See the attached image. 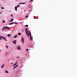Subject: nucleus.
<instances>
[{"label":"nucleus","mask_w":77,"mask_h":77,"mask_svg":"<svg viewBox=\"0 0 77 77\" xmlns=\"http://www.w3.org/2000/svg\"><path fill=\"white\" fill-rule=\"evenodd\" d=\"M17 63L16 62V63L13 65L14 66H15V65H17Z\"/></svg>","instance_id":"11"},{"label":"nucleus","mask_w":77,"mask_h":77,"mask_svg":"<svg viewBox=\"0 0 77 77\" xmlns=\"http://www.w3.org/2000/svg\"><path fill=\"white\" fill-rule=\"evenodd\" d=\"M1 14V12H0V14Z\"/></svg>","instance_id":"33"},{"label":"nucleus","mask_w":77,"mask_h":77,"mask_svg":"<svg viewBox=\"0 0 77 77\" xmlns=\"http://www.w3.org/2000/svg\"><path fill=\"white\" fill-rule=\"evenodd\" d=\"M18 65H16V66H14L13 68V70H14V69H15V68H16L17 67H18Z\"/></svg>","instance_id":"5"},{"label":"nucleus","mask_w":77,"mask_h":77,"mask_svg":"<svg viewBox=\"0 0 77 77\" xmlns=\"http://www.w3.org/2000/svg\"><path fill=\"white\" fill-rule=\"evenodd\" d=\"M11 17H13V15H12V14H11Z\"/></svg>","instance_id":"26"},{"label":"nucleus","mask_w":77,"mask_h":77,"mask_svg":"<svg viewBox=\"0 0 77 77\" xmlns=\"http://www.w3.org/2000/svg\"><path fill=\"white\" fill-rule=\"evenodd\" d=\"M26 51H29V50H28V49H26Z\"/></svg>","instance_id":"25"},{"label":"nucleus","mask_w":77,"mask_h":77,"mask_svg":"<svg viewBox=\"0 0 77 77\" xmlns=\"http://www.w3.org/2000/svg\"><path fill=\"white\" fill-rule=\"evenodd\" d=\"M26 11V10H24V12H25V11Z\"/></svg>","instance_id":"30"},{"label":"nucleus","mask_w":77,"mask_h":77,"mask_svg":"<svg viewBox=\"0 0 77 77\" xmlns=\"http://www.w3.org/2000/svg\"><path fill=\"white\" fill-rule=\"evenodd\" d=\"M4 65L3 64V65H2V66L1 67V68H3V67H4Z\"/></svg>","instance_id":"15"},{"label":"nucleus","mask_w":77,"mask_h":77,"mask_svg":"<svg viewBox=\"0 0 77 77\" xmlns=\"http://www.w3.org/2000/svg\"><path fill=\"white\" fill-rule=\"evenodd\" d=\"M21 41H22V42L23 44H24V38L23 37H22L21 40Z\"/></svg>","instance_id":"3"},{"label":"nucleus","mask_w":77,"mask_h":77,"mask_svg":"<svg viewBox=\"0 0 77 77\" xmlns=\"http://www.w3.org/2000/svg\"><path fill=\"white\" fill-rule=\"evenodd\" d=\"M14 24H17V23L16 22H15L14 23Z\"/></svg>","instance_id":"24"},{"label":"nucleus","mask_w":77,"mask_h":77,"mask_svg":"<svg viewBox=\"0 0 77 77\" xmlns=\"http://www.w3.org/2000/svg\"><path fill=\"white\" fill-rule=\"evenodd\" d=\"M18 35H19V36H20V35H21V33H19L18 34Z\"/></svg>","instance_id":"14"},{"label":"nucleus","mask_w":77,"mask_h":77,"mask_svg":"<svg viewBox=\"0 0 77 77\" xmlns=\"http://www.w3.org/2000/svg\"><path fill=\"white\" fill-rule=\"evenodd\" d=\"M12 63H11V64H12Z\"/></svg>","instance_id":"31"},{"label":"nucleus","mask_w":77,"mask_h":77,"mask_svg":"<svg viewBox=\"0 0 77 77\" xmlns=\"http://www.w3.org/2000/svg\"><path fill=\"white\" fill-rule=\"evenodd\" d=\"M17 58H19V57H17Z\"/></svg>","instance_id":"29"},{"label":"nucleus","mask_w":77,"mask_h":77,"mask_svg":"<svg viewBox=\"0 0 77 77\" xmlns=\"http://www.w3.org/2000/svg\"><path fill=\"white\" fill-rule=\"evenodd\" d=\"M17 50H20L21 48L20 47V46H17Z\"/></svg>","instance_id":"7"},{"label":"nucleus","mask_w":77,"mask_h":77,"mask_svg":"<svg viewBox=\"0 0 77 77\" xmlns=\"http://www.w3.org/2000/svg\"><path fill=\"white\" fill-rule=\"evenodd\" d=\"M2 31H3V30H4V29H2Z\"/></svg>","instance_id":"28"},{"label":"nucleus","mask_w":77,"mask_h":77,"mask_svg":"<svg viewBox=\"0 0 77 77\" xmlns=\"http://www.w3.org/2000/svg\"><path fill=\"white\" fill-rule=\"evenodd\" d=\"M32 1H33V0H31L30 1H29V2H32Z\"/></svg>","instance_id":"22"},{"label":"nucleus","mask_w":77,"mask_h":77,"mask_svg":"<svg viewBox=\"0 0 77 77\" xmlns=\"http://www.w3.org/2000/svg\"><path fill=\"white\" fill-rule=\"evenodd\" d=\"M14 21V19H10V21L12 22V21Z\"/></svg>","instance_id":"9"},{"label":"nucleus","mask_w":77,"mask_h":77,"mask_svg":"<svg viewBox=\"0 0 77 77\" xmlns=\"http://www.w3.org/2000/svg\"><path fill=\"white\" fill-rule=\"evenodd\" d=\"M17 35H15L14 37V38H17Z\"/></svg>","instance_id":"16"},{"label":"nucleus","mask_w":77,"mask_h":77,"mask_svg":"<svg viewBox=\"0 0 77 77\" xmlns=\"http://www.w3.org/2000/svg\"><path fill=\"white\" fill-rule=\"evenodd\" d=\"M29 9H30V7H29Z\"/></svg>","instance_id":"32"},{"label":"nucleus","mask_w":77,"mask_h":77,"mask_svg":"<svg viewBox=\"0 0 77 77\" xmlns=\"http://www.w3.org/2000/svg\"><path fill=\"white\" fill-rule=\"evenodd\" d=\"M25 26H26V27H28V25H26Z\"/></svg>","instance_id":"20"},{"label":"nucleus","mask_w":77,"mask_h":77,"mask_svg":"<svg viewBox=\"0 0 77 77\" xmlns=\"http://www.w3.org/2000/svg\"><path fill=\"white\" fill-rule=\"evenodd\" d=\"M26 18H27V17H28V16H26Z\"/></svg>","instance_id":"27"},{"label":"nucleus","mask_w":77,"mask_h":77,"mask_svg":"<svg viewBox=\"0 0 77 77\" xmlns=\"http://www.w3.org/2000/svg\"><path fill=\"white\" fill-rule=\"evenodd\" d=\"M2 39H4V40H5V41H7V40H6V38L2 37L1 36H0V40H1V41H2Z\"/></svg>","instance_id":"2"},{"label":"nucleus","mask_w":77,"mask_h":77,"mask_svg":"<svg viewBox=\"0 0 77 77\" xmlns=\"http://www.w3.org/2000/svg\"><path fill=\"white\" fill-rule=\"evenodd\" d=\"M19 5H17V7H15V11H17V8H18V7H19Z\"/></svg>","instance_id":"6"},{"label":"nucleus","mask_w":77,"mask_h":77,"mask_svg":"<svg viewBox=\"0 0 77 77\" xmlns=\"http://www.w3.org/2000/svg\"><path fill=\"white\" fill-rule=\"evenodd\" d=\"M3 23H5V21L4 20V21H3Z\"/></svg>","instance_id":"23"},{"label":"nucleus","mask_w":77,"mask_h":77,"mask_svg":"<svg viewBox=\"0 0 77 77\" xmlns=\"http://www.w3.org/2000/svg\"><path fill=\"white\" fill-rule=\"evenodd\" d=\"M6 48H8V46L6 45Z\"/></svg>","instance_id":"18"},{"label":"nucleus","mask_w":77,"mask_h":77,"mask_svg":"<svg viewBox=\"0 0 77 77\" xmlns=\"http://www.w3.org/2000/svg\"><path fill=\"white\" fill-rule=\"evenodd\" d=\"M16 42H17V41H16V40H15L14 41H13V43L14 44H16Z\"/></svg>","instance_id":"8"},{"label":"nucleus","mask_w":77,"mask_h":77,"mask_svg":"<svg viewBox=\"0 0 77 77\" xmlns=\"http://www.w3.org/2000/svg\"><path fill=\"white\" fill-rule=\"evenodd\" d=\"M3 29H9V28L8 26H5Z\"/></svg>","instance_id":"4"},{"label":"nucleus","mask_w":77,"mask_h":77,"mask_svg":"<svg viewBox=\"0 0 77 77\" xmlns=\"http://www.w3.org/2000/svg\"><path fill=\"white\" fill-rule=\"evenodd\" d=\"M34 18L35 19H36V17L35 16L34 17Z\"/></svg>","instance_id":"21"},{"label":"nucleus","mask_w":77,"mask_h":77,"mask_svg":"<svg viewBox=\"0 0 77 77\" xmlns=\"http://www.w3.org/2000/svg\"><path fill=\"white\" fill-rule=\"evenodd\" d=\"M25 3H20L19 4H25Z\"/></svg>","instance_id":"17"},{"label":"nucleus","mask_w":77,"mask_h":77,"mask_svg":"<svg viewBox=\"0 0 77 77\" xmlns=\"http://www.w3.org/2000/svg\"><path fill=\"white\" fill-rule=\"evenodd\" d=\"M25 32H26V34L27 36L29 37L30 36V39L31 41H32V34L30 32H29H29L27 31V28L25 29Z\"/></svg>","instance_id":"1"},{"label":"nucleus","mask_w":77,"mask_h":77,"mask_svg":"<svg viewBox=\"0 0 77 77\" xmlns=\"http://www.w3.org/2000/svg\"><path fill=\"white\" fill-rule=\"evenodd\" d=\"M5 72L6 73H8V71L7 70H5Z\"/></svg>","instance_id":"13"},{"label":"nucleus","mask_w":77,"mask_h":77,"mask_svg":"<svg viewBox=\"0 0 77 77\" xmlns=\"http://www.w3.org/2000/svg\"><path fill=\"white\" fill-rule=\"evenodd\" d=\"M26 56H27V54H26Z\"/></svg>","instance_id":"34"},{"label":"nucleus","mask_w":77,"mask_h":77,"mask_svg":"<svg viewBox=\"0 0 77 77\" xmlns=\"http://www.w3.org/2000/svg\"><path fill=\"white\" fill-rule=\"evenodd\" d=\"M1 9H4V8H3V7H2V8H1Z\"/></svg>","instance_id":"19"},{"label":"nucleus","mask_w":77,"mask_h":77,"mask_svg":"<svg viewBox=\"0 0 77 77\" xmlns=\"http://www.w3.org/2000/svg\"><path fill=\"white\" fill-rule=\"evenodd\" d=\"M14 22H12L11 23H10L9 24V25H11V24H14Z\"/></svg>","instance_id":"10"},{"label":"nucleus","mask_w":77,"mask_h":77,"mask_svg":"<svg viewBox=\"0 0 77 77\" xmlns=\"http://www.w3.org/2000/svg\"><path fill=\"white\" fill-rule=\"evenodd\" d=\"M8 36V37H10V36H11V35H9V34H8L7 35Z\"/></svg>","instance_id":"12"}]
</instances>
